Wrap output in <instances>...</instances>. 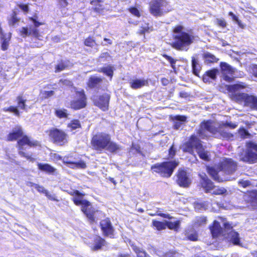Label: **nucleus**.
<instances>
[{
  "label": "nucleus",
  "mask_w": 257,
  "mask_h": 257,
  "mask_svg": "<svg viewBox=\"0 0 257 257\" xmlns=\"http://www.w3.org/2000/svg\"><path fill=\"white\" fill-rule=\"evenodd\" d=\"M180 221H176L174 222L166 221V226L169 229L177 230L180 225Z\"/></svg>",
  "instance_id": "39"
},
{
  "label": "nucleus",
  "mask_w": 257,
  "mask_h": 257,
  "mask_svg": "<svg viewBox=\"0 0 257 257\" xmlns=\"http://www.w3.org/2000/svg\"><path fill=\"white\" fill-rule=\"evenodd\" d=\"M216 24L218 26L222 28H225L227 26V23L224 19H217Z\"/></svg>",
  "instance_id": "52"
},
{
  "label": "nucleus",
  "mask_w": 257,
  "mask_h": 257,
  "mask_svg": "<svg viewBox=\"0 0 257 257\" xmlns=\"http://www.w3.org/2000/svg\"><path fill=\"white\" fill-rule=\"evenodd\" d=\"M184 29V27L181 25H176L173 28L172 32L174 35L171 46L177 51H187L195 40V36L191 30L187 32L183 31Z\"/></svg>",
  "instance_id": "3"
},
{
  "label": "nucleus",
  "mask_w": 257,
  "mask_h": 257,
  "mask_svg": "<svg viewBox=\"0 0 257 257\" xmlns=\"http://www.w3.org/2000/svg\"><path fill=\"white\" fill-rule=\"evenodd\" d=\"M191 62L193 73L195 75L199 76V74L201 70V67L199 65L197 60L193 57H192L191 58Z\"/></svg>",
  "instance_id": "32"
},
{
  "label": "nucleus",
  "mask_w": 257,
  "mask_h": 257,
  "mask_svg": "<svg viewBox=\"0 0 257 257\" xmlns=\"http://www.w3.org/2000/svg\"><path fill=\"white\" fill-rule=\"evenodd\" d=\"M20 20V18L17 16V13L13 10L10 17L8 19V24L10 26H15Z\"/></svg>",
  "instance_id": "30"
},
{
  "label": "nucleus",
  "mask_w": 257,
  "mask_h": 257,
  "mask_svg": "<svg viewBox=\"0 0 257 257\" xmlns=\"http://www.w3.org/2000/svg\"><path fill=\"white\" fill-rule=\"evenodd\" d=\"M247 87L246 84L244 82H238L232 85H226L227 90L231 93H239Z\"/></svg>",
  "instance_id": "18"
},
{
  "label": "nucleus",
  "mask_w": 257,
  "mask_h": 257,
  "mask_svg": "<svg viewBox=\"0 0 257 257\" xmlns=\"http://www.w3.org/2000/svg\"><path fill=\"white\" fill-rule=\"evenodd\" d=\"M178 165V163L176 161L166 162L155 164L152 166L151 169L154 172L159 174L161 176L169 177Z\"/></svg>",
  "instance_id": "8"
},
{
  "label": "nucleus",
  "mask_w": 257,
  "mask_h": 257,
  "mask_svg": "<svg viewBox=\"0 0 257 257\" xmlns=\"http://www.w3.org/2000/svg\"><path fill=\"white\" fill-rule=\"evenodd\" d=\"M128 11L134 16L138 18L141 17L140 11L136 7H132L129 8Z\"/></svg>",
  "instance_id": "49"
},
{
  "label": "nucleus",
  "mask_w": 257,
  "mask_h": 257,
  "mask_svg": "<svg viewBox=\"0 0 257 257\" xmlns=\"http://www.w3.org/2000/svg\"><path fill=\"white\" fill-rule=\"evenodd\" d=\"M45 195L50 200L57 201L54 194H50L48 191L46 193Z\"/></svg>",
  "instance_id": "61"
},
{
  "label": "nucleus",
  "mask_w": 257,
  "mask_h": 257,
  "mask_svg": "<svg viewBox=\"0 0 257 257\" xmlns=\"http://www.w3.org/2000/svg\"><path fill=\"white\" fill-rule=\"evenodd\" d=\"M188 238L192 241H195L197 239V235L196 233H193L187 235Z\"/></svg>",
  "instance_id": "60"
},
{
  "label": "nucleus",
  "mask_w": 257,
  "mask_h": 257,
  "mask_svg": "<svg viewBox=\"0 0 257 257\" xmlns=\"http://www.w3.org/2000/svg\"><path fill=\"white\" fill-rule=\"evenodd\" d=\"M149 82L147 79H136L133 80L130 82V86L132 88L134 89H139L142 88L145 86H148Z\"/></svg>",
  "instance_id": "23"
},
{
  "label": "nucleus",
  "mask_w": 257,
  "mask_h": 257,
  "mask_svg": "<svg viewBox=\"0 0 257 257\" xmlns=\"http://www.w3.org/2000/svg\"><path fill=\"white\" fill-rule=\"evenodd\" d=\"M102 82V78L90 76L87 82V86L90 88H94L98 87Z\"/></svg>",
  "instance_id": "24"
},
{
  "label": "nucleus",
  "mask_w": 257,
  "mask_h": 257,
  "mask_svg": "<svg viewBox=\"0 0 257 257\" xmlns=\"http://www.w3.org/2000/svg\"><path fill=\"white\" fill-rule=\"evenodd\" d=\"M93 99L95 105L99 107L102 110L107 109L109 102V97H94Z\"/></svg>",
  "instance_id": "19"
},
{
  "label": "nucleus",
  "mask_w": 257,
  "mask_h": 257,
  "mask_svg": "<svg viewBox=\"0 0 257 257\" xmlns=\"http://www.w3.org/2000/svg\"><path fill=\"white\" fill-rule=\"evenodd\" d=\"M220 219L221 220L222 223L225 227V231L227 232V237L228 240L234 245L241 246L240 242V238L239 234L237 232L232 230V227H230L229 223L226 222L224 219L220 217Z\"/></svg>",
  "instance_id": "12"
},
{
  "label": "nucleus",
  "mask_w": 257,
  "mask_h": 257,
  "mask_svg": "<svg viewBox=\"0 0 257 257\" xmlns=\"http://www.w3.org/2000/svg\"><path fill=\"white\" fill-rule=\"evenodd\" d=\"M238 185L243 188L250 187L252 186L251 182L248 180L241 179L238 182Z\"/></svg>",
  "instance_id": "46"
},
{
  "label": "nucleus",
  "mask_w": 257,
  "mask_h": 257,
  "mask_svg": "<svg viewBox=\"0 0 257 257\" xmlns=\"http://www.w3.org/2000/svg\"><path fill=\"white\" fill-rule=\"evenodd\" d=\"M245 101L251 100L252 106L257 109V97H246Z\"/></svg>",
  "instance_id": "56"
},
{
  "label": "nucleus",
  "mask_w": 257,
  "mask_h": 257,
  "mask_svg": "<svg viewBox=\"0 0 257 257\" xmlns=\"http://www.w3.org/2000/svg\"><path fill=\"white\" fill-rule=\"evenodd\" d=\"M109 57H110V55L107 52H103V53H101L99 57V58L100 59H106V58H109Z\"/></svg>",
  "instance_id": "63"
},
{
  "label": "nucleus",
  "mask_w": 257,
  "mask_h": 257,
  "mask_svg": "<svg viewBox=\"0 0 257 257\" xmlns=\"http://www.w3.org/2000/svg\"><path fill=\"white\" fill-rule=\"evenodd\" d=\"M220 71L223 79L227 82H231L234 78L230 77L234 74L235 69L226 62H221L220 63Z\"/></svg>",
  "instance_id": "13"
},
{
  "label": "nucleus",
  "mask_w": 257,
  "mask_h": 257,
  "mask_svg": "<svg viewBox=\"0 0 257 257\" xmlns=\"http://www.w3.org/2000/svg\"><path fill=\"white\" fill-rule=\"evenodd\" d=\"M67 67V65L64 62L61 61L55 66V72H59L65 70Z\"/></svg>",
  "instance_id": "48"
},
{
  "label": "nucleus",
  "mask_w": 257,
  "mask_h": 257,
  "mask_svg": "<svg viewBox=\"0 0 257 257\" xmlns=\"http://www.w3.org/2000/svg\"><path fill=\"white\" fill-rule=\"evenodd\" d=\"M8 110H9L11 112H14L15 113V114L17 116L19 115V111L16 107H15L14 106H11L8 109Z\"/></svg>",
  "instance_id": "62"
},
{
  "label": "nucleus",
  "mask_w": 257,
  "mask_h": 257,
  "mask_svg": "<svg viewBox=\"0 0 257 257\" xmlns=\"http://www.w3.org/2000/svg\"><path fill=\"white\" fill-rule=\"evenodd\" d=\"M153 225L159 230L165 229L166 227V221L164 222L159 221H153Z\"/></svg>",
  "instance_id": "44"
},
{
  "label": "nucleus",
  "mask_w": 257,
  "mask_h": 257,
  "mask_svg": "<svg viewBox=\"0 0 257 257\" xmlns=\"http://www.w3.org/2000/svg\"><path fill=\"white\" fill-rule=\"evenodd\" d=\"M18 6L25 14H27L29 11V7L28 4H21L18 5Z\"/></svg>",
  "instance_id": "53"
},
{
  "label": "nucleus",
  "mask_w": 257,
  "mask_h": 257,
  "mask_svg": "<svg viewBox=\"0 0 257 257\" xmlns=\"http://www.w3.org/2000/svg\"><path fill=\"white\" fill-rule=\"evenodd\" d=\"M90 4L93 6L92 10L98 14H102L105 10L103 0H91Z\"/></svg>",
  "instance_id": "21"
},
{
  "label": "nucleus",
  "mask_w": 257,
  "mask_h": 257,
  "mask_svg": "<svg viewBox=\"0 0 257 257\" xmlns=\"http://www.w3.org/2000/svg\"><path fill=\"white\" fill-rule=\"evenodd\" d=\"M83 44L85 46L90 48H93L97 45L95 39L91 36L84 39Z\"/></svg>",
  "instance_id": "33"
},
{
  "label": "nucleus",
  "mask_w": 257,
  "mask_h": 257,
  "mask_svg": "<svg viewBox=\"0 0 257 257\" xmlns=\"http://www.w3.org/2000/svg\"><path fill=\"white\" fill-rule=\"evenodd\" d=\"M228 15L231 17L232 20L235 21L240 28H243L244 26L242 24L241 21L238 19V17L232 12H229Z\"/></svg>",
  "instance_id": "47"
},
{
  "label": "nucleus",
  "mask_w": 257,
  "mask_h": 257,
  "mask_svg": "<svg viewBox=\"0 0 257 257\" xmlns=\"http://www.w3.org/2000/svg\"><path fill=\"white\" fill-rule=\"evenodd\" d=\"M237 126V124L231 121L222 122L216 126L214 122L207 121L201 123L198 135L202 139L207 138L209 134H212L215 137H218L220 135L223 139L229 140L233 138V135L228 132L227 128L234 129Z\"/></svg>",
  "instance_id": "1"
},
{
  "label": "nucleus",
  "mask_w": 257,
  "mask_h": 257,
  "mask_svg": "<svg viewBox=\"0 0 257 257\" xmlns=\"http://www.w3.org/2000/svg\"><path fill=\"white\" fill-rule=\"evenodd\" d=\"M219 71L217 68H212L206 71L202 76V80L204 83H210L217 78Z\"/></svg>",
  "instance_id": "16"
},
{
  "label": "nucleus",
  "mask_w": 257,
  "mask_h": 257,
  "mask_svg": "<svg viewBox=\"0 0 257 257\" xmlns=\"http://www.w3.org/2000/svg\"><path fill=\"white\" fill-rule=\"evenodd\" d=\"M246 196H248L249 198L248 199V201L257 202V191H252L247 194Z\"/></svg>",
  "instance_id": "45"
},
{
  "label": "nucleus",
  "mask_w": 257,
  "mask_h": 257,
  "mask_svg": "<svg viewBox=\"0 0 257 257\" xmlns=\"http://www.w3.org/2000/svg\"><path fill=\"white\" fill-rule=\"evenodd\" d=\"M162 57H163L164 58H165L166 60H167L169 62L171 68L174 71H175L176 69V63L178 61V60L176 59H174L172 57L169 56L167 54H165V53L162 54Z\"/></svg>",
  "instance_id": "36"
},
{
  "label": "nucleus",
  "mask_w": 257,
  "mask_h": 257,
  "mask_svg": "<svg viewBox=\"0 0 257 257\" xmlns=\"http://www.w3.org/2000/svg\"><path fill=\"white\" fill-rule=\"evenodd\" d=\"M62 161L64 163L68 164V167L73 169H84L86 167L85 163L83 161H80L78 162H73L69 159V157H64L62 159Z\"/></svg>",
  "instance_id": "17"
},
{
  "label": "nucleus",
  "mask_w": 257,
  "mask_h": 257,
  "mask_svg": "<svg viewBox=\"0 0 257 257\" xmlns=\"http://www.w3.org/2000/svg\"><path fill=\"white\" fill-rule=\"evenodd\" d=\"M80 124L79 121L78 120H74L72 121L70 123L68 124V126L72 128V130H75L77 128L79 127Z\"/></svg>",
  "instance_id": "51"
},
{
  "label": "nucleus",
  "mask_w": 257,
  "mask_h": 257,
  "mask_svg": "<svg viewBox=\"0 0 257 257\" xmlns=\"http://www.w3.org/2000/svg\"><path fill=\"white\" fill-rule=\"evenodd\" d=\"M114 68L112 65H109L106 67H102L97 70V72L103 73L106 76L109 77L110 80H111L113 75Z\"/></svg>",
  "instance_id": "28"
},
{
  "label": "nucleus",
  "mask_w": 257,
  "mask_h": 257,
  "mask_svg": "<svg viewBox=\"0 0 257 257\" xmlns=\"http://www.w3.org/2000/svg\"><path fill=\"white\" fill-rule=\"evenodd\" d=\"M239 159L249 164L257 162V144L252 142L247 143L246 149L244 152L239 156Z\"/></svg>",
  "instance_id": "9"
},
{
  "label": "nucleus",
  "mask_w": 257,
  "mask_h": 257,
  "mask_svg": "<svg viewBox=\"0 0 257 257\" xmlns=\"http://www.w3.org/2000/svg\"><path fill=\"white\" fill-rule=\"evenodd\" d=\"M86 104V97H77L71 102V107L74 109L83 108Z\"/></svg>",
  "instance_id": "22"
},
{
  "label": "nucleus",
  "mask_w": 257,
  "mask_h": 257,
  "mask_svg": "<svg viewBox=\"0 0 257 257\" xmlns=\"http://www.w3.org/2000/svg\"><path fill=\"white\" fill-rule=\"evenodd\" d=\"M59 8L63 9L66 8L69 5L68 0H57Z\"/></svg>",
  "instance_id": "50"
},
{
  "label": "nucleus",
  "mask_w": 257,
  "mask_h": 257,
  "mask_svg": "<svg viewBox=\"0 0 257 257\" xmlns=\"http://www.w3.org/2000/svg\"><path fill=\"white\" fill-rule=\"evenodd\" d=\"M39 169L47 173H52L55 172V169L48 164L38 163Z\"/></svg>",
  "instance_id": "34"
},
{
  "label": "nucleus",
  "mask_w": 257,
  "mask_h": 257,
  "mask_svg": "<svg viewBox=\"0 0 257 257\" xmlns=\"http://www.w3.org/2000/svg\"><path fill=\"white\" fill-rule=\"evenodd\" d=\"M73 196V201L76 205H81L82 211L86 215L91 222L95 221V218L101 213V212L91 206L90 203L83 199L84 194L80 193L77 190H74L70 193Z\"/></svg>",
  "instance_id": "5"
},
{
  "label": "nucleus",
  "mask_w": 257,
  "mask_h": 257,
  "mask_svg": "<svg viewBox=\"0 0 257 257\" xmlns=\"http://www.w3.org/2000/svg\"><path fill=\"white\" fill-rule=\"evenodd\" d=\"M236 169V162L231 159L226 158L220 160L219 166L207 167L208 174L214 180L219 182L229 180L228 178L222 177L223 173L230 174L234 173Z\"/></svg>",
  "instance_id": "4"
},
{
  "label": "nucleus",
  "mask_w": 257,
  "mask_h": 257,
  "mask_svg": "<svg viewBox=\"0 0 257 257\" xmlns=\"http://www.w3.org/2000/svg\"><path fill=\"white\" fill-rule=\"evenodd\" d=\"M153 31L152 26H150L149 23H146L144 26L140 27V30L138 32V34L140 35H145L146 33H149Z\"/></svg>",
  "instance_id": "35"
},
{
  "label": "nucleus",
  "mask_w": 257,
  "mask_h": 257,
  "mask_svg": "<svg viewBox=\"0 0 257 257\" xmlns=\"http://www.w3.org/2000/svg\"><path fill=\"white\" fill-rule=\"evenodd\" d=\"M133 249L138 257H150L149 255H147V253L144 250L136 246H133Z\"/></svg>",
  "instance_id": "43"
},
{
  "label": "nucleus",
  "mask_w": 257,
  "mask_h": 257,
  "mask_svg": "<svg viewBox=\"0 0 257 257\" xmlns=\"http://www.w3.org/2000/svg\"><path fill=\"white\" fill-rule=\"evenodd\" d=\"M20 34L23 37H26L27 35H31V32L28 31L27 27H23L20 30Z\"/></svg>",
  "instance_id": "54"
},
{
  "label": "nucleus",
  "mask_w": 257,
  "mask_h": 257,
  "mask_svg": "<svg viewBox=\"0 0 257 257\" xmlns=\"http://www.w3.org/2000/svg\"><path fill=\"white\" fill-rule=\"evenodd\" d=\"M210 230L214 237H217L218 235L223 234V230L219 222L216 220L214 221L213 226L210 227Z\"/></svg>",
  "instance_id": "25"
},
{
  "label": "nucleus",
  "mask_w": 257,
  "mask_h": 257,
  "mask_svg": "<svg viewBox=\"0 0 257 257\" xmlns=\"http://www.w3.org/2000/svg\"><path fill=\"white\" fill-rule=\"evenodd\" d=\"M149 11L153 16L159 17L169 13L171 9L167 0H151L149 3Z\"/></svg>",
  "instance_id": "6"
},
{
  "label": "nucleus",
  "mask_w": 257,
  "mask_h": 257,
  "mask_svg": "<svg viewBox=\"0 0 257 257\" xmlns=\"http://www.w3.org/2000/svg\"><path fill=\"white\" fill-rule=\"evenodd\" d=\"M252 73L254 76L257 77V65H254L252 66Z\"/></svg>",
  "instance_id": "64"
},
{
  "label": "nucleus",
  "mask_w": 257,
  "mask_h": 257,
  "mask_svg": "<svg viewBox=\"0 0 257 257\" xmlns=\"http://www.w3.org/2000/svg\"><path fill=\"white\" fill-rule=\"evenodd\" d=\"M111 138L109 135L99 133L93 137L91 145L94 149L101 152L106 148Z\"/></svg>",
  "instance_id": "10"
},
{
  "label": "nucleus",
  "mask_w": 257,
  "mask_h": 257,
  "mask_svg": "<svg viewBox=\"0 0 257 257\" xmlns=\"http://www.w3.org/2000/svg\"><path fill=\"white\" fill-rule=\"evenodd\" d=\"M18 107L21 109H25V107L27 106L25 104V100L22 99V97H18Z\"/></svg>",
  "instance_id": "55"
},
{
  "label": "nucleus",
  "mask_w": 257,
  "mask_h": 257,
  "mask_svg": "<svg viewBox=\"0 0 257 257\" xmlns=\"http://www.w3.org/2000/svg\"><path fill=\"white\" fill-rule=\"evenodd\" d=\"M30 32H31V34H32V35L34 37L37 39H39V38L40 36L39 31L36 27L35 28L32 29Z\"/></svg>",
  "instance_id": "58"
},
{
  "label": "nucleus",
  "mask_w": 257,
  "mask_h": 257,
  "mask_svg": "<svg viewBox=\"0 0 257 257\" xmlns=\"http://www.w3.org/2000/svg\"><path fill=\"white\" fill-rule=\"evenodd\" d=\"M120 149V148L119 145L114 142H111L110 140L105 150H108L111 152H116L119 150Z\"/></svg>",
  "instance_id": "38"
},
{
  "label": "nucleus",
  "mask_w": 257,
  "mask_h": 257,
  "mask_svg": "<svg viewBox=\"0 0 257 257\" xmlns=\"http://www.w3.org/2000/svg\"><path fill=\"white\" fill-rule=\"evenodd\" d=\"M35 188L39 192L43 193L45 194L47 192V190L44 188V187L40 186L38 184H35Z\"/></svg>",
  "instance_id": "59"
},
{
  "label": "nucleus",
  "mask_w": 257,
  "mask_h": 257,
  "mask_svg": "<svg viewBox=\"0 0 257 257\" xmlns=\"http://www.w3.org/2000/svg\"><path fill=\"white\" fill-rule=\"evenodd\" d=\"M238 133L242 138H247L249 135L248 132L244 128L239 129Z\"/></svg>",
  "instance_id": "57"
},
{
  "label": "nucleus",
  "mask_w": 257,
  "mask_h": 257,
  "mask_svg": "<svg viewBox=\"0 0 257 257\" xmlns=\"http://www.w3.org/2000/svg\"><path fill=\"white\" fill-rule=\"evenodd\" d=\"M100 225L103 235L110 237H113L114 229L108 218L102 220L100 222Z\"/></svg>",
  "instance_id": "14"
},
{
  "label": "nucleus",
  "mask_w": 257,
  "mask_h": 257,
  "mask_svg": "<svg viewBox=\"0 0 257 257\" xmlns=\"http://www.w3.org/2000/svg\"><path fill=\"white\" fill-rule=\"evenodd\" d=\"M206 223V218L204 216L196 217L194 220V227H198L202 226Z\"/></svg>",
  "instance_id": "37"
},
{
  "label": "nucleus",
  "mask_w": 257,
  "mask_h": 257,
  "mask_svg": "<svg viewBox=\"0 0 257 257\" xmlns=\"http://www.w3.org/2000/svg\"><path fill=\"white\" fill-rule=\"evenodd\" d=\"M105 240L99 236H96L94 240V244L91 246V249L97 250L101 248L105 244Z\"/></svg>",
  "instance_id": "26"
},
{
  "label": "nucleus",
  "mask_w": 257,
  "mask_h": 257,
  "mask_svg": "<svg viewBox=\"0 0 257 257\" xmlns=\"http://www.w3.org/2000/svg\"><path fill=\"white\" fill-rule=\"evenodd\" d=\"M11 33H9L8 34V37H6V36L1 37V39L2 40L1 49L3 51H5L8 50L10 42L11 39Z\"/></svg>",
  "instance_id": "29"
},
{
  "label": "nucleus",
  "mask_w": 257,
  "mask_h": 257,
  "mask_svg": "<svg viewBox=\"0 0 257 257\" xmlns=\"http://www.w3.org/2000/svg\"><path fill=\"white\" fill-rule=\"evenodd\" d=\"M227 190L223 187H214L211 192L215 195H223L226 193Z\"/></svg>",
  "instance_id": "41"
},
{
  "label": "nucleus",
  "mask_w": 257,
  "mask_h": 257,
  "mask_svg": "<svg viewBox=\"0 0 257 257\" xmlns=\"http://www.w3.org/2000/svg\"><path fill=\"white\" fill-rule=\"evenodd\" d=\"M38 19V17L37 14H34L32 17H29L28 18V20L33 23L34 25L36 28H38L39 26L43 25V23L39 22Z\"/></svg>",
  "instance_id": "40"
},
{
  "label": "nucleus",
  "mask_w": 257,
  "mask_h": 257,
  "mask_svg": "<svg viewBox=\"0 0 257 257\" xmlns=\"http://www.w3.org/2000/svg\"><path fill=\"white\" fill-rule=\"evenodd\" d=\"M49 135L54 143L59 145H63L67 142V134L62 130L52 129L50 130Z\"/></svg>",
  "instance_id": "11"
},
{
  "label": "nucleus",
  "mask_w": 257,
  "mask_h": 257,
  "mask_svg": "<svg viewBox=\"0 0 257 257\" xmlns=\"http://www.w3.org/2000/svg\"><path fill=\"white\" fill-rule=\"evenodd\" d=\"M195 150L199 157L205 160H208V152L203 148L200 140L194 136H192L190 140L186 144L184 151L192 154Z\"/></svg>",
  "instance_id": "7"
},
{
  "label": "nucleus",
  "mask_w": 257,
  "mask_h": 257,
  "mask_svg": "<svg viewBox=\"0 0 257 257\" xmlns=\"http://www.w3.org/2000/svg\"><path fill=\"white\" fill-rule=\"evenodd\" d=\"M173 120L174 121V128L178 130L182 126L183 123L186 121V117L185 116L176 115L173 117Z\"/></svg>",
  "instance_id": "31"
},
{
  "label": "nucleus",
  "mask_w": 257,
  "mask_h": 257,
  "mask_svg": "<svg viewBox=\"0 0 257 257\" xmlns=\"http://www.w3.org/2000/svg\"><path fill=\"white\" fill-rule=\"evenodd\" d=\"M178 184L182 187H187L191 183V180L189 177L187 172L182 169H179L177 175Z\"/></svg>",
  "instance_id": "15"
},
{
  "label": "nucleus",
  "mask_w": 257,
  "mask_h": 257,
  "mask_svg": "<svg viewBox=\"0 0 257 257\" xmlns=\"http://www.w3.org/2000/svg\"><path fill=\"white\" fill-rule=\"evenodd\" d=\"M202 57L204 60V62L207 64L217 63L219 60V59L216 58L215 55L209 52L204 53L202 55Z\"/></svg>",
  "instance_id": "27"
},
{
  "label": "nucleus",
  "mask_w": 257,
  "mask_h": 257,
  "mask_svg": "<svg viewBox=\"0 0 257 257\" xmlns=\"http://www.w3.org/2000/svg\"><path fill=\"white\" fill-rule=\"evenodd\" d=\"M55 114L57 117L60 118H66L68 116L67 110L64 109H59L56 110Z\"/></svg>",
  "instance_id": "42"
},
{
  "label": "nucleus",
  "mask_w": 257,
  "mask_h": 257,
  "mask_svg": "<svg viewBox=\"0 0 257 257\" xmlns=\"http://www.w3.org/2000/svg\"><path fill=\"white\" fill-rule=\"evenodd\" d=\"M18 139H19L17 142L19 154L31 162H34L35 158L31 155L26 153L24 151L26 150L28 147L38 146L39 142L32 140L27 136H24L22 127L20 125L14 127L7 137V140L9 141H14Z\"/></svg>",
  "instance_id": "2"
},
{
  "label": "nucleus",
  "mask_w": 257,
  "mask_h": 257,
  "mask_svg": "<svg viewBox=\"0 0 257 257\" xmlns=\"http://www.w3.org/2000/svg\"><path fill=\"white\" fill-rule=\"evenodd\" d=\"M201 178V185L206 192H211L214 187L213 183L208 179L205 174L200 175Z\"/></svg>",
  "instance_id": "20"
}]
</instances>
